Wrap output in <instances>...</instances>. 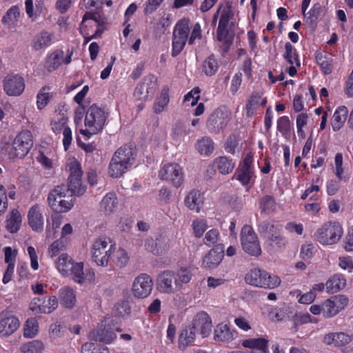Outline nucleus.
<instances>
[{
    "label": "nucleus",
    "instance_id": "nucleus-1",
    "mask_svg": "<svg viewBox=\"0 0 353 353\" xmlns=\"http://www.w3.org/2000/svg\"><path fill=\"white\" fill-rule=\"evenodd\" d=\"M57 271L63 276H72L74 283L80 285L92 283L95 280V274L91 269L83 270V263L75 262L65 253L58 256L55 261Z\"/></svg>",
    "mask_w": 353,
    "mask_h": 353
},
{
    "label": "nucleus",
    "instance_id": "nucleus-2",
    "mask_svg": "<svg viewBox=\"0 0 353 353\" xmlns=\"http://www.w3.org/2000/svg\"><path fill=\"white\" fill-rule=\"evenodd\" d=\"M134 161L133 149L128 145H123L117 149L112 157L109 166L108 174L112 178L121 176L132 165Z\"/></svg>",
    "mask_w": 353,
    "mask_h": 353
},
{
    "label": "nucleus",
    "instance_id": "nucleus-3",
    "mask_svg": "<svg viewBox=\"0 0 353 353\" xmlns=\"http://www.w3.org/2000/svg\"><path fill=\"white\" fill-rule=\"evenodd\" d=\"M106 117V114L103 110L95 104L92 105L85 113V128L81 129L79 132L88 138L98 134L103 128Z\"/></svg>",
    "mask_w": 353,
    "mask_h": 353
},
{
    "label": "nucleus",
    "instance_id": "nucleus-4",
    "mask_svg": "<svg viewBox=\"0 0 353 353\" xmlns=\"http://www.w3.org/2000/svg\"><path fill=\"white\" fill-rule=\"evenodd\" d=\"M116 250V245L105 236L96 239L92 245L91 254L93 261L99 266L107 267L110 256Z\"/></svg>",
    "mask_w": 353,
    "mask_h": 353
},
{
    "label": "nucleus",
    "instance_id": "nucleus-5",
    "mask_svg": "<svg viewBox=\"0 0 353 353\" xmlns=\"http://www.w3.org/2000/svg\"><path fill=\"white\" fill-rule=\"evenodd\" d=\"M343 234L342 225L338 221H327L317 229L315 239L323 245H333L341 240Z\"/></svg>",
    "mask_w": 353,
    "mask_h": 353
},
{
    "label": "nucleus",
    "instance_id": "nucleus-6",
    "mask_svg": "<svg viewBox=\"0 0 353 353\" xmlns=\"http://www.w3.org/2000/svg\"><path fill=\"white\" fill-rule=\"evenodd\" d=\"M50 208L59 213L70 211L74 205V198L65 186H57L48 196Z\"/></svg>",
    "mask_w": 353,
    "mask_h": 353
},
{
    "label": "nucleus",
    "instance_id": "nucleus-7",
    "mask_svg": "<svg viewBox=\"0 0 353 353\" xmlns=\"http://www.w3.org/2000/svg\"><path fill=\"white\" fill-rule=\"evenodd\" d=\"M68 117L65 111L57 108L50 121V127L56 134H63V145L65 150H67L72 141V132L69 127Z\"/></svg>",
    "mask_w": 353,
    "mask_h": 353
},
{
    "label": "nucleus",
    "instance_id": "nucleus-8",
    "mask_svg": "<svg viewBox=\"0 0 353 353\" xmlns=\"http://www.w3.org/2000/svg\"><path fill=\"white\" fill-rule=\"evenodd\" d=\"M33 145V139L29 130H22L14 139L9 155L12 157L23 158L28 154Z\"/></svg>",
    "mask_w": 353,
    "mask_h": 353
},
{
    "label": "nucleus",
    "instance_id": "nucleus-9",
    "mask_svg": "<svg viewBox=\"0 0 353 353\" xmlns=\"http://www.w3.org/2000/svg\"><path fill=\"white\" fill-rule=\"evenodd\" d=\"M240 239L242 249L245 252L254 256L261 254L262 250L259 241L250 225H245L242 228Z\"/></svg>",
    "mask_w": 353,
    "mask_h": 353
},
{
    "label": "nucleus",
    "instance_id": "nucleus-10",
    "mask_svg": "<svg viewBox=\"0 0 353 353\" xmlns=\"http://www.w3.org/2000/svg\"><path fill=\"white\" fill-rule=\"evenodd\" d=\"M218 13H220V19L217 28V39L220 41L228 43V26L229 21L233 17L232 6L229 2L221 3L218 8Z\"/></svg>",
    "mask_w": 353,
    "mask_h": 353
},
{
    "label": "nucleus",
    "instance_id": "nucleus-11",
    "mask_svg": "<svg viewBox=\"0 0 353 353\" xmlns=\"http://www.w3.org/2000/svg\"><path fill=\"white\" fill-rule=\"evenodd\" d=\"M230 119V112L225 107L215 110L207 121V127L210 132L217 133L223 130Z\"/></svg>",
    "mask_w": 353,
    "mask_h": 353
},
{
    "label": "nucleus",
    "instance_id": "nucleus-12",
    "mask_svg": "<svg viewBox=\"0 0 353 353\" xmlns=\"http://www.w3.org/2000/svg\"><path fill=\"white\" fill-rule=\"evenodd\" d=\"M253 160V154L248 153L239 163L236 171V179L243 185L252 183L255 180Z\"/></svg>",
    "mask_w": 353,
    "mask_h": 353
},
{
    "label": "nucleus",
    "instance_id": "nucleus-13",
    "mask_svg": "<svg viewBox=\"0 0 353 353\" xmlns=\"http://www.w3.org/2000/svg\"><path fill=\"white\" fill-rule=\"evenodd\" d=\"M349 299L343 294H338L330 297L323 302V316L330 319L335 316L343 310L348 305Z\"/></svg>",
    "mask_w": 353,
    "mask_h": 353
},
{
    "label": "nucleus",
    "instance_id": "nucleus-14",
    "mask_svg": "<svg viewBox=\"0 0 353 353\" xmlns=\"http://www.w3.org/2000/svg\"><path fill=\"white\" fill-rule=\"evenodd\" d=\"M99 16L96 13L86 12L80 26V32L85 39V43L99 34Z\"/></svg>",
    "mask_w": 353,
    "mask_h": 353
},
{
    "label": "nucleus",
    "instance_id": "nucleus-15",
    "mask_svg": "<svg viewBox=\"0 0 353 353\" xmlns=\"http://www.w3.org/2000/svg\"><path fill=\"white\" fill-rule=\"evenodd\" d=\"M161 179L170 182L174 187L179 188L183 182L184 174L182 168L177 163L165 164L159 171Z\"/></svg>",
    "mask_w": 353,
    "mask_h": 353
},
{
    "label": "nucleus",
    "instance_id": "nucleus-16",
    "mask_svg": "<svg viewBox=\"0 0 353 353\" xmlns=\"http://www.w3.org/2000/svg\"><path fill=\"white\" fill-rule=\"evenodd\" d=\"M153 289V281L147 274H141L134 280L132 291L134 297L145 299L149 296Z\"/></svg>",
    "mask_w": 353,
    "mask_h": 353
},
{
    "label": "nucleus",
    "instance_id": "nucleus-17",
    "mask_svg": "<svg viewBox=\"0 0 353 353\" xmlns=\"http://www.w3.org/2000/svg\"><path fill=\"white\" fill-rule=\"evenodd\" d=\"M157 289L160 293L164 294H173L179 291L175 283L174 271L164 270L158 274Z\"/></svg>",
    "mask_w": 353,
    "mask_h": 353
},
{
    "label": "nucleus",
    "instance_id": "nucleus-18",
    "mask_svg": "<svg viewBox=\"0 0 353 353\" xmlns=\"http://www.w3.org/2000/svg\"><path fill=\"white\" fill-rule=\"evenodd\" d=\"M3 90L8 96L21 95L25 89V81L19 74H10L3 81Z\"/></svg>",
    "mask_w": 353,
    "mask_h": 353
},
{
    "label": "nucleus",
    "instance_id": "nucleus-19",
    "mask_svg": "<svg viewBox=\"0 0 353 353\" xmlns=\"http://www.w3.org/2000/svg\"><path fill=\"white\" fill-rule=\"evenodd\" d=\"M238 332L232 328L229 323H218L213 332V339L217 342L224 344H229L237 338Z\"/></svg>",
    "mask_w": 353,
    "mask_h": 353
},
{
    "label": "nucleus",
    "instance_id": "nucleus-20",
    "mask_svg": "<svg viewBox=\"0 0 353 353\" xmlns=\"http://www.w3.org/2000/svg\"><path fill=\"white\" fill-rule=\"evenodd\" d=\"M192 327L196 332H199L203 338L208 337L212 327L211 317L205 312H199L194 316Z\"/></svg>",
    "mask_w": 353,
    "mask_h": 353
},
{
    "label": "nucleus",
    "instance_id": "nucleus-21",
    "mask_svg": "<svg viewBox=\"0 0 353 353\" xmlns=\"http://www.w3.org/2000/svg\"><path fill=\"white\" fill-rule=\"evenodd\" d=\"M155 88L154 77H146L135 88L134 97L138 100L145 101L153 95Z\"/></svg>",
    "mask_w": 353,
    "mask_h": 353
},
{
    "label": "nucleus",
    "instance_id": "nucleus-22",
    "mask_svg": "<svg viewBox=\"0 0 353 353\" xmlns=\"http://www.w3.org/2000/svg\"><path fill=\"white\" fill-rule=\"evenodd\" d=\"M71 60V54L64 57L63 50H56L47 55L44 68L48 72H52L57 70L62 63H70Z\"/></svg>",
    "mask_w": 353,
    "mask_h": 353
},
{
    "label": "nucleus",
    "instance_id": "nucleus-23",
    "mask_svg": "<svg viewBox=\"0 0 353 353\" xmlns=\"http://www.w3.org/2000/svg\"><path fill=\"white\" fill-rule=\"evenodd\" d=\"M223 248L222 244H219L214 248L211 249L203 257L202 266L210 270L216 268L223 259Z\"/></svg>",
    "mask_w": 353,
    "mask_h": 353
},
{
    "label": "nucleus",
    "instance_id": "nucleus-24",
    "mask_svg": "<svg viewBox=\"0 0 353 353\" xmlns=\"http://www.w3.org/2000/svg\"><path fill=\"white\" fill-rule=\"evenodd\" d=\"M43 210L44 207L43 205L35 204L30 208L28 213V223L32 229L36 232L43 230L44 225Z\"/></svg>",
    "mask_w": 353,
    "mask_h": 353
},
{
    "label": "nucleus",
    "instance_id": "nucleus-25",
    "mask_svg": "<svg viewBox=\"0 0 353 353\" xmlns=\"http://www.w3.org/2000/svg\"><path fill=\"white\" fill-rule=\"evenodd\" d=\"M259 230L267 237L276 244H283L284 238L281 234L280 228L274 221H265L259 225Z\"/></svg>",
    "mask_w": 353,
    "mask_h": 353
},
{
    "label": "nucleus",
    "instance_id": "nucleus-26",
    "mask_svg": "<svg viewBox=\"0 0 353 353\" xmlns=\"http://www.w3.org/2000/svg\"><path fill=\"white\" fill-rule=\"evenodd\" d=\"M18 318L13 315L1 316L0 318V336L8 337L14 334L20 327Z\"/></svg>",
    "mask_w": 353,
    "mask_h": 353
},
{
    "label": "nucleus",
    "instance_id": "nucleus-27",
    "mask_svg": "<svg viewBox=\"0 0 353 353\" xmlns=\"http://www.w3.org/2000/svg\"><path fill=\"white\" fill-rule=\"evenodd\" d=\"M54 42V33L43 30L34 37L31 46L35 51H43L50 47Z\"/></svg>",
    "mask_w": 353,
    "mask_h": 353
},
{
    "label": "nucleus",
    "instance_id": "nucleus-28",
    "mask_svg": "<svg viewBox=\"0 0 353 353\" xmlns=\"http://www.w3.org/2000/svg\"><path fill=\"white\" fill-rule=\"evenodd\" d=\"M119 208V200L114 192H108L99 203V210L105 215L114 214Z\"/></svg>",
    "mask_w": 353,
    "mask_h": 353
},
{
    "label": "nucleus",
    "instance_id": "nucleus-29",
    "mask_svg": "<svg viewBox=\"0 0 353 353\" xmlns=\"http://www.w3.org/2000/svg\"><path fill=\"white\" fill-rule=\"evenodd\" d=\"M59 300L61 305L64 308L73 309L77 302L76 291L68 286L61 288L59 290Z\"/></svg>",
    "mask_w": 353,
    "mask_h": 353
},
{
    "label": "nucleus",
    "instance_id": "nucleus-30",
    "mask_svg": "<svg viewBox=\"0 0 353 353\" xmlns=\"http://www.w3.org/2000/svg\"><path fill=\"white\" fill-rule=\"evenodd\" d=\"M269 340L265 337L248 338L242 341L241 345L244 348L256 350L258 353H268Z\"/></svg>",
    "mask_w": 353,
    "mask_h": 353
},
{
    "label": "nucleus",
    "instance_id": "nucleus-31",
    "mask_svg": "<svg viewBox=\"0 0 353 353\" xmlns=\"http://www.w3.org/2000/svg\"><path fill=\"white\" fill-rule=\"evenodd\" d=\"M89 336L96 341L110 343L117 338V334L111 327H103L91 332Z\"/></svg>",
    "mask_w": 353,
    "mask_h": 353
},
{
    "label": "nucleus",
    "instance_id": "nucleus-32",
    "mask_svg": "<svg viewBox=\"0 0 353 353\" xmlns=\"http://www.w3.org/2000/svg\"><path fill=\"white\" fill-rule=\"evenodd\" d=\"M351 341V337L343 333H328L323 337V342L326 345H334V346H343L348 344Z\"/></svg>",
    "mask_w": 353,
    "mask_h": 353
},
{
    "label": "nucleus",
    "instance_id": "nucleus-33",
    "mask_svg": "<svg viewBox=\"0 0 353 353\" xmlns=\"http://www.w3.org/2000/svg\"><path fill=\"white\" fill-rule=\"evenodd\" d=\"M347 115L348 110L345 106H340L334 111L331 119V125L334 132H337L342 128Z\"/></svg>",
    "mask_w": 353,
    "mask_h": 353
},
{
    "label": "nucleus",
    "instance_id": "nucleus-34",
    "mask_svg": "<svg viewBox=\"0 0 353 353\" xmlns=\"http://www.w3.org/2000/svg\"><path fill=\"white\" fill-rule=\"evenodd\" d=\"M22 218L19 210L13 209L7 215L6 228L10 233L17 232L21 227Z\"/></svg>",
    "mask_w": 353,
    "mask_h": 353
},
{
    "label": "nucleus",
    "instance_id": "nucleus-35",
    "mask_svg": "<svg viewBox=\"0 0 353 353\" xmlns=\"http://www.w3.org/2000/svg\"><path fill=\"white\" fill-rule=\"evenodd\" d=\"M175 283L180 291L183 286L188 285L192 279L193 273L190 268H181L174 271Z\"/></svg>",
    "mask_w": 353,
    "mask_h": 353
},
{
    "label": "nucleus",
    "instance_id": "nucleus-36",
    "mask_svg": "<svg viewBox=\"0 0 353 353\" xmlns=\"http://www.w3.org/2000/svg\"><path fill=\"white\" fill-rule=\"evenodd\" d=\"M346 285V279L342 274H334L325 283L328 293H336L343 290Z\"/></svg>",
    "mask_w": 353,
    "mask_h": 353
},
{
    "label": "nucleus",
    "instance_id": "nucleus-37",
    "mask_svg": "<svg viewBox=\"0 0 353 353\" xmlns=\"http://www.w3.org/2000/svg\"><path fill=\"white\" fill-rule=\"evenodd\" d=\"M264 276H265V270L258 268H254L246 274L245 276V282L249 285L255 287L262 288L264 281Z\"/></svg>",
    "mask_w": 353,
    "mask_h": 353
},
{
    "label": "nucleus",
    "instance_id": "nucleus-38",
    "mask_svg": "<svg viewBox=\"0 0 353 353\" xmlns=\"http://www.w3.org/2000/svg\"><path fill=\"white\" fill-rule=\"evenodd\" d=\"M235 162L225 156L219 157L214 160V166L221 174H228L231 173L234 167Z\"/></svg>",
    "mask_w": 353,
    "mask_h": 353
},
{
    "label": "nucleus",
    "instance_id": "nucleus-39",
    "mask_svg": "<svg viewBox=\"0 0 353 353\" xmlns=\"http://www.w3.org/2000/svg\"><path fill=\"white\" fill-rule=\"evenodd\" d=\"M316 61L325 74H331L333 59L330 54L325 52H317L316 53Z\"/></svg>",
    "mask_w": 353,
    "mask_h": 353
},
{
    "label": "nucleus",
    "instance_id": "nucleus-40",
    "mask_svg": "<svg viewBox=\"0 0 353 353\" xmlns=\"http://www.w3.org/2000/svg\"><path fill=\"white\" fill-rule=\"evenodd\" d=\"M20 18L19 8L13 6L9 8L2 18V23L8 28H13L17 26Z\"/></svg>",
    "mask_w": 353,
    "mask_h": 353
},
{
    "label": "nucleus",
    "instance_id": "nucleus-41",
    "mask_svg": "<svg viewBox=\"0 0 353 353\" xmlns=\"http://www.w3.org/2000/svg\"><path fill=\"white\" fill-rule=\"evenodd\" d=\"M185 203L190 210L199 212L203 203L201 193L197 190H192L185 197Z\"/></svg>",
    "mask_w": 353,
    "mask_h": 353
},
{
    "label": "nucleus",
    "instance_id": "nucleus-42",
    "mask_svg": "<svg viewBox=\"0 0 353 353\" xmlns=\"http://www.w3.org/2000/svg\"><path fill=\"white\" fill-rule=\"evenodd\" d=\"M44 350L45 345L39 339L26 341L19 347L20 353H43Z\"/></svg>",
    "mask_w": 353,
    "mask_h": 353
},
{
    "label": "nucleus",
    "instance_id": "nucleus-43",
    "mask_svg": "<svg viewBox=\"0 0 353 353\" xmlns=\"http://www.w3.org/2000/svg\"><path fill=\"white\" fill-rule=\"evenodd\" d=\"M195 148L200 154L209 156L214 151V142L210 137H204L196 141Z\"/></svg>",
    "mask_w": 353,
    "mask_h": 353
},
{
    "label": "nucleus",
    "instance_id": "nucleus-44",
    "mask_svg": "<svg viewBox=\"0 0 353 353\" xmlns=\"http://www.w3.org/2000/svg\"><path fill=\"white\" fill-rule=\"evenodd\" d=\"M190 31V20L184 18L176 23L173 30V35L188 41Z\"/></svg>",
    "mask_w": 353,
    "mask_h": 353
},
{
    "label": "nucleus",
    "instance_id": "nucleus-45",
    "mask_svg": "<svg viewBox=\"0 0 353 353\" xmlns=\"http://www.w3.org/2000/svg\"><path fill=\"white\" fill-rule=\"evenodd\" d=\"M170 101L169 92L168 88L162 89L159 96H158L154 101L153 109L157 114L163 112L168 105Z\"/></svg>",
    "mask_w": 353,
    "mask_h": 353
},
{
    "label": "nucleus",
    "instance_id": "nucleus-46",
    "mask_svg": "<svg viewBox=\"0 0 353 353\" xmlns=\"http://www.w3.org/2000/svg\"><path fill=\"white\" fill-rule=\"evenodd\" d=\"M68 190L69 192L77 196L83 195L86 191V186L83 184L82 177L68 176Z\"/></svg>",
    "mask_w": 353,
    "mask_h": 353
},
{
    "label": "nucleus",
    "instance_id": "nucleus-47",
    "mask_svg": "<svg viewBox=\"0 0 353 353\" xmlns=\"http://www.w3.org/2000/svg\"><path fill=\"white\" fill-rule=\"evenodd\" d=\"M39 325L35 318H29L23 325V337L26 339H33L39 333Z\"/></svg>",
    "mask_w": 353,
    "mask_h": 353
},
{
    "label": "nucleus",
    "instance_id": "nucleus-48",
    "mask_svg": "<svg viewBox=\"0 0 353 353\" xmlns=\"http://www.w3.org/2000/svg\"><path fill=\"white\" fill-rule=\"evenodd\" d=\"M195 337L196 330L192 327H190L183 330L181 332L179 339V348H185L188 345L194 341Z\"/></svg>",
    "mask_w": 353,
    "mask_h": 353
},
{
    "label": "nucleus",
    "instance_id": "nucleus-49",
    "mask_svg": "<svg viewBox=\"0 0 353 353\" xmlns=\"http://www.w3.org/2000/svg\"><path fill=\"white\" fill-rule=\"evenodd\" d=\"M112 261L120 268L125 267L130 261V255L128 251L123 248L116 249L113 253Z\"/></svg>",
    "mask_w": 353,
    "mask_h": 353
},
{
    "label": "nucleus",
    "instance_id": "nucleus-50",
    "mask_svg": "<svg viewBox=\"0 0 353 353\" xmlns=\"http://www.w3.org/2000/svg\"><path fill=\"white\" fill-rule=\"evenodd\" d=\"M333 173L339 181H347V178L344 175L343 157L341 152H338L334 157Z\"/></svg>",
    "mask_w": 353,
    "mask_h": 353
},
{
    "label": "nucleus",
    "instance_id": "nucleus-51",
    "mask_svg": "<svg viewBox=\"0 0 353 353\" xmlns=\"http://www.w3.org/2000/svg\"><path fill=\"white\" fill-rule=\"evenodd\" d=\"M66 171L68 176L82 177L83 171L81 163L75 158H69L66 163Z\"/></svg>",
    "mask_w": 353,
    "mask_h": 353
},
{
    "label": "nucleus",
    "instance_id": "nucleus-52",
    "mask_svg": "<svg viewBox=\"0 0 353 353\" xmlns=\"http://www.w3.org/2000/svg\"><path fill=\"white\" fill-rule=\"evenodd\" d=\"M52 97V92H50V88H43L37 96V105L39 110L44 108L49 103Z\"/></svg>",
    "mask_w": 353,
    "mask_h": 353
},
{
    "label": "nucleus",
    "instance_id": "nucleus-53",
    "mask_svg": "<svg viewBox=\"0 0 353 353\" xmlns=\"http://www.w3.org/2000/svg\"><path fill=\"white\" fill-rule=\"evenodd\" d=\"M283 56L285 59L290 65H296L297 66L300 65V62L299 60L298 54L296 53V50L289 42L285 44V54Z\"/></svg>",
    "mask_w": 353,
    "mask_h": 353
},
{
    "label": "nucleus",
    "instance_id": "nucleus-54",
    "mask_svg": "<svg viewBox=\"0 0 353 353\" xmlns=\"http://www.w3.org/2000/svg\"><path fill=\"white\" fill-rule=\"evenodd\" d=\"M218 61L213 55L208 57L203 63V72L207 76L214 75L219 68Z\"/></svg>",
    "mask_w": 353,
    "mask_h": 353
},
{
    "label": "nucleus",
    "instance_id": "nucleus-55",
    "mask_svg": "<svg viewBox=\"0 0 353 353\" xmlns=\"http://www.w3.org/2000/svg\"><path fill=\"white\" fill-rule=\"evenodd\" d=\"M310 115L307 113L302 112L299 114L296 119L297 134L299 137L302 139H304L306 137L303 128L307 124Z\"/></svg>",
    "mask_w": 353,
    "mask_h": 353
},
{
    "label": "nucleus",
    "instance_id": "nucleus-56",
    "mask_svg": "<svg viewBox=\"0 0 353 353\" xmlns=\"http://www.w3.org/2000/svg\"><path fill=\"white\" fill-rule=\"evenodd\" d=\"M58 307V300L54 296L43 298L41 313L50 314Z\"/></svg>",
    "mask_w": 353,
    "mask_h": 353
},
{
    "label": "nucleus",
    "instance_id": "nucleus-57",
    "mask_svg": "<svg viewBox=\"0 0 353 353\" xmlns=\"http://www.w3.org/2000/svg\"><path fill=\"white\" fill-rule=\"evenodd\" d=\"M263 314H266L272 321H281L284 319V314L280 310L270 305L265 306Z\"/></svg>",
    "mask_w": 353,
    "mask_h": 353
},
{
    "label": "nucleus",
    "instance_id": "nucleus-58",
    "mask_svg": "<svg viewBox=\"0 0 353 353\" xmlns=\"http://www.w3.org/2000/svg\"><path fill=\"white\" fill-rule=\"evenodd\" d=\"M67 244V242L60 239H57L50 245L48 250V256L50 258L56 256L61 251L66 248Z\"/></svg>",
    "mask_w": 353,
    "mask_h": 353
},
{
    "label": "nucleus",
    "instance_id": "nucleus-59",
    "mask_svg": "<svg viewBox=\"0 0 353 353\" xmlns=\"http://www.w3.org/2000/svg\"><path fill=\"white\" fill-rule=\"evenodd\" d=\"M281 281L279 276L275 274H270L265 271V276L263 284V288L274 289L281 285Z\"/></svg>",
    "mask_w": 353,
    "mask_h": 353
},
{
    "label": "nucleus",
    "instance_id": "nucleus-60",
    "mask_svg": "<svg viewBox=\"0 0 353 353\" xmlns=\"http://www.w3.org/2000/svg\"><path fill=\"white\" fill-rule=\"evenodd\" d=\"M208 227L207 221L205 219H195L192 223V228L196 238L201 237L208 229Z\"/></svg>",
    "mask_w": 353,
    "mask_h": 353
},
{
    "label": "nucleus",
    "instance_id": "nucleus-61",
    "mask_svg": "<svg viewBox=\"0 0 353 353\" xmlns=\"http://www.w3.org/2000/svg\"><path fill=\"white\" fill-rule=\"evenodd\" d=\"M220 239V233L216 229H211L208 230L203 239V242L205 245L211 247L214 245Z\"/></svg>",
    "mask_w": 353,
    "mask_h": 353
},
{
    "label": "nucleus",
    "instance_id": "nucleus-62",
    "mask_svg": "<svg viewBox=\"0 0 353 353\" xmlns=\"http://www.w3.org/2000/svg\"><path fill=\"white\" fill-rule=\"evenodd\" d=\"M291 127V123L288 117L283 116L277 120V130L283 136L285 137L290 134Z\"/></svg>",
    "mask_w": 353,
    "mask_h": 353
},
{
    "label": "nucleus",
    "instance_id": "nucleus-63",
    "mask_svg": "<svg viewBox=\"0 0 353 353\" xmlns=\"http://www.w3.org/2000/svg\"><path fill=\"white\" fill-rule=\"evenodd\" d=\"M81 353H109V350L107 347L92 343H85L81 347Z\"/></svg>",
    "mask_w": 353,
    "mask_h": 353
},
{
    "label": "nucleus",
    "instance_id": "nucleus-64",
    "mask_svg": "<svg viewBox=\"0 0 353 353\" xmlns=\"http://www.w3.org/2000/svg\"><path fill=\"white\" fill-rule=\"evenodd\" d=\"M339 266L343 270L349 272L353 271V259L350 256H341L338 259Z\"/></svg>",
    "mask_w": 353,
    "mask_h": 353
}]
</instances>
